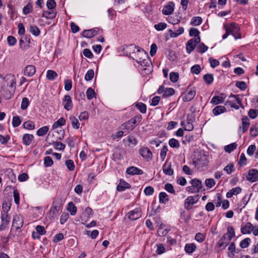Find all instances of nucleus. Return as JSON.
Segmentation results:
<instances>
[{
	"label": "nucleus",
	"instance_id": "f257e3e1",
	"mask_svg": "<svg viewBox=\"0 0 258 258\" xmlns=\"http://www.w3.org/2000/svg\"><path fill=\"white\" fill-rule=\"evenodd\" d=\"M137 48L136 52L133 54V57L136 61L142 67H150L151 62L148 54L143 49L139 47Z\"/></svg>",
	"mask_w": 258,
	"mask_h": 258
},
{
	"label": "nucleus",
	"instance_id": "f03ea898",
	"mask_svg": "<svg viewBox=\"0 0 258 258\" xmlns=\"http://www.w3.org/2000/svg\"><path fill=\"white\" fill-rule=\"evenodd\" d=\"M142 119V117L141 115H137L135 117L132 118L128 121H126L124 123H123L121 125L120 128L123 130H130L131 131H132L135 128V125L141 121Z\"/></svg>",
	"mask_w": 258,
	"mask_h": 258
},
{
	"label": "nucleus",
	"instance_id": "7ed1b4c3",
	"mask_svg": "<svg viewBox=\"0 0 258 258\" xmlns=\"http://www.w3.org/2000/svg\"><path fill=\"white\" fill-rule=\"evenodd\" d=\"M224 27L227 30L229 34L232 35L235 39L241 38V35L239 32L240 28L238 25L235 23H232L230 24H225Z\"/></svg>",
	"mask_w": 258,
	"mask_h": 258
},
{
	"label": "nucleus",
	"instance_id": "20e7f679",
	"mask_svg": "<svg viewBox=\"0 0 258 258\" xmlns=\"http://www.w3.org/2000/svg\"><path fill=\"white\" fill-rule=\"evenodd\" d=\"M208 163V159L205 155H200L197 159L194 160L192 164L198 169H200L206 167Z\"/></svg>",
	"mask_w": 258,
	"mask_h": 258
},
{
	"label": "nucleus",
	"instance_id": "39448f33",
	"mask_svg": "<svg viewBox=\"0 0 258 258\" xmlns=\"http://www.w3.org/2000/svg\"><path fill=\"white\" fill-rule=\"evenodd\" d=\"M226 105H229L231 107L236 109L239 108V106L237 104L241 105V102L238 95H231L229 96L228 99L225 102Z\"/></svg>",
	"mask_w": 258,
	"mask_h": 258
},
{
	"label": "nucleus",
	"instance_id": "423d86ee",
	"mask_svg": "<svg viewBox=\"0 0 258 258\" xmlns=\"http://www.w3.org/2000/svg\"><path fill=\"white\" fill-rule=\"evenodd\" d=\"M199 200V195H197L195 196H189L185 200L184 202V208L185 209L189 210L192 208V205L196 204Z\"/></svg>",
	"mask_w": 258,
	"mask_h": 258
},
{
	"label": "nucleus",
	"instance_id": "0eeeda50",
	"mask_svg": "<svg viewBox=\"0 0 258 258\" xmlns=\"http://www.w3.org/2000/svg\"><path fill=\"white\" fill-rule=\"evenodd\" d=\"M196 94V90L195 88L188 87L186 92L182 94L181 97L184 102H188L191 100Z\"/></svg>",
	"mask_w": 258,
	"mask_h": 258
},
{
	"label": "nucleus",
	"instance_id": "6e6552de",
	"mask_svg": "<svg viewBox=\"0 0 258 258\" xmlns=\"http://www.w3.org/2000/svg\"><path fill=\"white\" fill-rule=\"evenodd\" d=\"M201 41L200 37L194 38L189 40L186 44V51L188 53H190L195 48L196 45Z\"/></svg>",
	"mask_w": 258,
	"mask_h": 258
},
{
	"label": "nucleus",
	"instance_id": "1a4fd4ad",
	"mask_svg": "<svg viewBox=\"0 0 258 258\" xmlns=\"http://www.w3.org/2000/svg\"><path fill=\"white\" fill-rule=\"evenodd\" d=\"M234 236L235 232L233 227L229 226L227 228V232L224 234L220 239L228 244Z\"/></svg>",
	"mask_w": 258,
	"mask_h": 258
},
{
	"label": "nucleus",
	"instance_id": "9d476101",
	"mask_svg": "<svg viewBox=\"0 0 258 258\" xmlns=\"http://www.w3.org/2000/svg\"><path fill=\"white\" fill-rule=\"evenodd\" d=\"M241 231L243 234H248L253 231V234L255 236L258 235V229H254L253 226L250 223L247 222L245 225L241 228Z\"/></svg>",
	"mask_w": 258,
	"mask_h": 258
},
{
	"label": "nucleus",
	"instance_id": "9b49d317",
	"mask_svg": "<svg viewBox=\"0 0 258 258\" xmlns=\"http://www.w3.org/2000/svg\"><path fill=\"white\" fill-rule=\"evenodd\" d=\"M159 94H163V97H167L173 95L175 93V90L172 88H165L164 86H160L157 90Z\"/></svg>",
	"mask_w": 258,
	"mask_h": 258
},
{
	"label": "nucleus",
	"instance_id": "f8f14e48",
	"mask_svg": "<svg viewBox=\"0 0 258 258\" xmlns=\"http://www.w3.org/2000/svg\"><path fill=\"white\" fill-rule=\"evenodd\" d=\"M250 125L249 118L244 116L241 118V125L239 126L238 132L239 133H244L248 131Z\"/></svg>",
	"mask_w": 258,
	"mask_h": 258
},
{
	"label": "nucleus",
	"instance_id": "ddd939ff",
	"mask_svg": "<svg viewBox=\"0 0 258 258\" xmlns=\"http://www.w3.org/2000/svg\"><path fill=\"white\" fill-rule=\"evenodd\" d=\"M24 221L22 216L16 215L14 216L12 223V227L13 228H15L16 230L20 229L22 227Z\"/></svg>",
	"mask_w": 258,
	"mask_h": 258
},
{
	"label": "nucleus",
	"instance_id": "4468645a",
	"mask_svg": "<svg viewBox=\"0 0 258 258\" xmlns=\"http://www.w3.org/2000/svg\"><path fill=\"white\" fill-rule=\"evenodd\" d=\"M141 209L139 208L131 211L127 214V218L131 220H136L141 217Z\"/></svg>",
	"mask_w": 258,
	"mask_h": 258
},
{
	"label": "nucleus",
	"instance_id": "2eb2a0df",
	"mask_svg": "<svg viewBox=\"0 0 258 258\" xmlns=\"http://www.w3.org/2000/svg\"><path fill=\"white\" fill-rule=\"evenodd\" d=\"M175 4L172 2H168L167 4L165 6L162 10V13L164 15H169L173 13L174 10Z\"/></svg>",
	"mask_w": 258,
	"mask_h": 258
},
{
	"label": "nucleus",
	"instance_id": "dca6fc26",
	"mask_svg": "<svg viewBox=\"0 0 258 258\" xmlns=\"http://www.w3.org/2000/svg\"><path fill=\"white\" fill-rule=\"evenodd\" d=\"M140 155L147 161H150L152 159V153L147 147H143L140 149Z\"/></svg>",
	"mask_w": 258,
	"mask_h": 258
},
{
	"label": "nucleus",
	"instance_id": "f3484780",
	"mask_svg": "<svg viewBox=\"0 0 258 258\" xmlns=\"http://www.w3.org/2000/svg\"><path fill=\"white\" fill-rule=\"evenodd\" d=\"M14 93V90H10L5 87H2L0 91V94L1 95V96H2V97L6 100H9L11 99Z\"/></svg>",
	"mask_w": 258,
	"mask_h": 258
},
{
	"label": "nucleus",
	"instance_id": "a211bd4d",
	"mask_svg": "<svg viewBox=\"0 0 258 258\" xmlns=\"http://www.w3.org/2000/svg\"><path fill=\"white\" fill-rule=\"evenodd\" d=\"M1 220L2 224L0 225V230L3 231L8 227L10 221V217L8 214H2Z\"/></svg>",
	"mask_w": 258,
	"mask_h": 258
},
{
	"label": "nucleus",
	"instance_id": "6ab92c4d",
	"mask_svg": "<svg viewBox=\"0 0 258 258\" xmlns=\"http://www.w3.org/2000/svg\"><path fill=\"white\" fill-rule=\"evenodd\" d=\"M246 179L250 182H254L258 179V171L256 169H252L249 170Z\"/></svg>",
	"mask_w": 258,
	"mask_h": 258
},
{
	"label": "nucleus",
	"instance_id": "aec40b11",
	"mask_svg": "<svg viewBox=\"0 0 258 258\" xmlns=\"http://www.w3.org/2000/svg\"><path fill=\"white\" fill-rule=\"evenodd\" d=\"M60 209V206L59 205L53 204L49 212L48 217L50 220L54 219V216H55L59 212Z\"/></svg>",
	"mask_w": 258,
	"mask_h": 258
},
{
	"label": "nucleus",
	"instance_id": "412c9836",
	"mask_svg": "<svg viewBox=\"0 0 258 258\" xmlns=\"http://www.w3.org/2000/svg\"><path fill=\"white\" fill-rule=\"evenodd\" d=\"M62 104L64 108L69 111L73 108V103L72 99L70 96L66 95L64 96V98L62 101Z\"/></svg>",
	"mask_w": 258,
	"mask_h": 258
},
{
	"label": "nucleus",
	"instance_id": "4be33fe9",
	"mask_svg": "<svg viewBox=\"0 0 258 258\" xmlns=\"http://www.w3.org/2000/svg\"><path fill=\"white\" fill-rule=\"evenodd\" d=\"M126 172L130 175H142L143 174L142 170L135 166H130L126 169Z\"/></svg>",
	"mask_w": 258,
	"mask_h": 258
},
{
	"label": "nucleus",
	"instance_id": "5701e85b",
	"mask_svg": "<svg viewBox=\"0 0 258 258\" xmlns=\"http://www.w3.org/2000/svg\"><path fill=\"white\" fill-rule=\"evenodd\" d=\"M36 72L35 67L33 65L26 66L24 70V75L27 77H32Z\"/></svg>",
	"mask_w": 258,
	"mask_h": 258
},
{
	"label": "nucleus",
	"instance_id": "b1692460",
	"mask_svg": "<svg viewBox=\"0 0 258 258\" xmlns=\"http://www.w3.org/2000/svg\"><path fill=\"white\" fill-rule=\"evenodd\" d=\"M171 163L166 161L163 166V171L167 175H172L174 173L173 169L171 168Z\"/></svg>",
	"mask_w": 258,
	"mask_h": 258
},
{
	"label": "nucleus",
	"instance_id": "393cba45",
	"mask_svg": "<svg viewBox=\"0 0 258 258\" xmlns=\"http://www.w3.org/2000/svg\"><path fill=\"white\" fill-rule=\"evenodd\" d=\"M131 188V185L129 183H127L123 179H120L119 183L117 187V190L119 191H122L125 189H129Z\"/></svg>",
	"mask_w": 258,
	"mask_h": 258
},
{
	"label": "nucleus",
	"instance_id": "a878e982",
	"mask_svg": "<svg viewBox=\"0 0 258 258\" xmlns=\"http://www.w3.org/2000/svg\"><path fill=\"white\" fill-rule=\"evenodd\" d=\"M191 184L194 187V188L196 189V191L198 192L202 189L203 188L202 183L200 180H199L197 178H195L192 179L190 181Z\"/></svg>",
	"mask_w": 258,
	"mask_h": 258
},
{
	"label": "nucleus",
	"instance_id": "bb28decb",
	"mask_svg": "<svg viewBox=\"0 0 258 258\" xmlns=\"http://www.w3.org/2000/svg\"><path fill=\"white\" fill-rule=\"evenodd\" d=\"M98 31L95 29L85 30L83 32V35L86 38H92L96 36Z\"/></svg>",
	"mask_w": 258,
	"mask_h": 258
},
{
	"label": "nucleus",
	"instance_id": "cd10ccee",
	"mask_svg": "<svg viewBox=\"0 0 258 258\" xmlns=\"http://www.w3.org/2000/svg\"><path fill=\"white\" fill-rule=\"evenodd\" d=\"M34 139V136L32 135L26 134L24 135L23 137V143L26 146L30 145L32 141Z\"/></svg>",
	"mask_w": 258,
	"mask_h": 258
},
{
	"label": "nucleus",
	"instance_id": "c85d7f7f",
	"mask_svg": "<svg viewBox=\"0 0 258 258\" xmlns=\"http://www.w3.org/2000/svg\"><path fill=\"white\" fill-rule=\"evenodd\" d=\"M197 246L194 243H187L184 246L185 251L188 254L193 253L196 249Z\"/></svg>",
	"mask_w": 258,
	"mask_h": 258
},
{
	"label": "nucleus",
	"instance_id": "c756f323",
	"mask_svg": "<svg viewBox=\"0 0 258 258\" xmlns=\"http://www.w3.org/2000/svg\"><path fill=\"white\" fill-rule=\"evenodd\" d=\"M241 191V188L240 187H236L232 188L226 194L227 198H231L233 195H237Z\"/></svg>",
	"mask_w": 258,
	"mask_h": 258
},
{
	"label": "nucleus",
	"instance_id": "7c9ffc66",
	"mask_svg": "<svg viewBox=\"0 0 258 258\" xmlns=\"http://www.w3.org/2000/svg\"><path fill=\"white\" fill-rule=\"evenodd\" d=\"M56 13L53 10L49 11H43L42 17L47 19H52L56 17Z\"/></svg>",
	"mask_w": 258,
	"mask_h": 258
},
{
	"label": "nucleus",
	"instance_id": "2f4dec72",
	"mask_svg": "<svg viewBox=\"0 0 258 258\" xmlns=\"http://www.w3.org/2000/svg\"><path fill=\"white\" fill-rule=\"evenodd\" d=\"M184 31L183 27H180L176 32H174L171 29L169 30V33L171 37L175 38L183 34L184 33Z\"/></svg>",
	"mask_w": 258,
	"mask_h": 258
},
{
	"label": "nucleus",
	"instance_id": "473e14b6",
	"mask_svg": "<svg viewBox=\"0 0 258 258\" xmlns=\"http://www.w3.org/2000/svg\"><path fill=\"white\" fill-rule=\"evenodd\" d=\"M226 111V109L224 106H217L213 109L212 112L215 115H218Z\"/></svg>",
	"mask_w": 258,
	"mask_h": 258
},
{
	"label": "nucleus",
	"instance_id": "72a5a7b5",
	"mask_svg": "<svg viewBox=\"0 0 258 258\" xmlns=\"http://www.w3.org/2000/svg\"><path fill=\"white\" fill-rule=\"evenodd\" d=\"M67 210L70 212L71 215L74 216L77 213V208L73 202H70L68 204Z\"/></svg>",
	"mask_w": 258,
	"mask_h": 258
},
{
	"label": "nucleus",
	"instance_id": "f704fd0d",
	"mask_svg": "<svg viewBox=\"0 0 258 258\" xmlns=\"http://www.w3.org/2000/svg\"><path fill=\"white\" fill-rule=\"evenodd\" d=\"M69 119L74 128L78 129L79 128L80 122L78 119L75 116H70Z\"/></svg>",
	"mask_w": 258,
	"mask_h": 258
},
{
	"label": "nucleus",
	"instance_id": "c9c22d12",
	"mask_svg": "<svg viewBox=\"0 0 258 258\" xmlns=\"http://www.w3.org/2000/svg\"><path fill=\"white\" fill-rule=\"evenodd\" d=\"M224 98H223V97L219 96H215L212 98L210 103L214 105H217L223 103L224 102Z\"/></svg>",
	"mask_w": 258,
	"mask_h": 258
},
{
	"label": "nucleus",
	"instance_id": "e433bc0d",
	"mask_svg": "<svg viewBox=\"0 0 258 258\" xmlns=\"http://www.w3.org/2000/svg\"><path fill=\"white\" fill-rule=\"evenodd\" d=\"M228 256L231 258H233L235 255V251L236 250L235 245L234 242H231L228 247Z\"/></svg>",
	"mask_w": 258,
	"mask_h": 258
},
{
	"label": "nucleus",
	"instance_id": "4c0bfd02",
	"mask_svg": "<svg viewBox=\"0 0 258 258\" xmlns=\"http://www.w3.org/2000/svg\"><path fill=\"white\" fill-rule=\"evenodd\" d=\"M159 198V202L162 204H166L169 201L168 196L165 192H161Z\"/></svg>",
	"mask_w": 258,
	"mask_h": 258
},
{
	"label": "nucleus",
	"instance_id": "58836bf2",
	"mask_svg": "<svg viewBox=\"0 0 258 258\" xmlns=\"http://www.w3.org/2000/svg\"><path fill=\"white\" fill-rule=\"evenodd\" d=\"M181 125L186 131H191L194 128V126L192 124L191 122H190L188 120L181 122Z\"/></svg>",
	"mask_w": 258,
	"mask_h": 258
},
{
	"label": "nucleus",
	"instance_id": "ea45409f",
	"mask_svg": "<svg viewBox=\"0 0 258 258\" xmlns=\"http://www.w3.org/2000/svg\"><path fill=\"white\" fill-rule=\"evenodd\" d=\"M203 19L201 17H194L190 22V24L192 26H199L202 24Z\"/></svg>",
	"mask_w": 258,
	"mask_h": 258
},
{
	"label": "nucleus",
	"instance_id": "a19ab883",
	"mask_svg": "<svg viewBox=\"0 0 258 258\" xmlns=\"http://www.w3.org/2000/svg\"><path fill=\"white\" fill-rule=\"evenodd\" d=\"M30 32L35 36L40 35V31L39 29L35 25H31L29 29Z\"/></svg>",
	"mask_w": 258,
	"mask_h": 258
},
{
	"label": "nucleus",
	"instance_id": "79ce46f5",
	"mask_svg": "<svg viewBox=\"0 0 258 258\" xmlns=\"http://www.w3.org/2000/svg\"><path fill=\"white\" fill-rule=\"evenodd\" d=\"M237 144L236 143H233L224 147L225 152L230 153L237 148Z\"/></svg>",
	"mask_w": 258,
	"mask_h": 258
},
{
	"label": "nucleus",
	"instance_id": "37998d69",
	"mask_svg": "<svg viewBox=\"0 0 258 258\" xmlns=\"http://www.w3.org/2000/svg\"><path fill=\"white\" fill-rule=\"evenodd\" d=\"M57 76V74L55 72L52 70H48L47 71L46 78L48 80H54Z\"/></svg>",
	"mask_w": 258,
	"mask_h": 258
},
{
	"label": "nucleus",
	"instance_id": "c03bdc74",
	"mask_svg": "<svg viewBox=\"0 0 258 258\" xmlns=\"http://www.w3.org/2000/svg\"><path fill=\"white\" fill-rule=\"evenodd\" d=\"M66 123V120L63 117H60L58 119V120L54 122L53 124L52 127L53 128H56L58 126H61L64 125Z\"/></svg>",
	"mask_w": 258,
	"mask_h": 258
},
{
	"label": "nucleus",
	"instance_id": "a18cd8bd",
	"mask_svg": "<svg viewBox=\"0 0 258 258\" xmlns=\"http://www.w3.org/2000/svg\"><path fill=\"white\" fill-rule=\"evenodd\" d=\"M169 145L173 148H178L180 147V144L178 140L174 138L169 140Z\"/></svg>",
	"mask_w": 258,
	"mask_h": 258
},
{
	"label": "nucleus",
	"instance_id": "49530a36",
	"mask_svg": "<svg viewBox=\"0 0 258 258\" xmlns=\"http://www.w3.org/2000/svg\"><path fill=\"white\" fill-rule=\"evenodd\" d=\"M0 78L5 82H8L7 85H8L9 81L11 80L14 79V76L11 74H7L5 76L0 74Z\"/></svg>",
	"mask_w": 258,
	"mask_h": 258
},
{
	"label": "nucleus",
	"instance_id": "de8ad7c7",
	"mask_svg": "<svg viewBox=\"0 0 258 258\" xmlns=\"http://www.w3.org/2000/svg\"><path fill=\"white\" fill-rule=\"evenodd\" d=\"M49 127L47 126H44L40 128L37 132V135L38 136H43L45 135L48 131Z\"/></svg>",
	"mask_w": 258,
	"mask_h": 258
},
{
	"label": "nucleus",
	"instance_id": "09e8293b",
	"mask_svg": "<svg viewBox=\"0 0 258 258\" xmlns=\"http://www.w3.org/2000/svg\"><path fill=\"white\" fill-rule=\"evenodd\" d=\"M203 79L207 84H211L214 80L213 75L210 74L205 75Z\"/></svg>",
	"mask_w": 258,
	"mask_h": 258
},
{
	"label": "nucleus",
	"instance_id": "8fccbe9b",
	"mask_svg": "<svg viewBox=\"0 0 258 258\" xmlns=\"http://www.w3.org/2000/svg\"><path fill=\"white\" fill-rule=\"evenodd\" d=\"M94 76V72L93 70H89L86 73L85 76V80L87 81H91Z\"/></svg>",
	"mask_w": 258,
	"mask_h": 258
},
{
	"label": "nucleus",
	"instance_id": "3c124183",
	"mask_svg": "<svg viewBox=\"0 0 258 258\" xmlns=\"http://www.w3.org/2000/svg\"><path fill=\"white\" fill-rule=\"evenodd\" d=\"M136 107L142 113H145L147 110L146 105L142 102L137 103L136 104Z\"/></svg>",
	"mask_w": 258,
	"mask_h": 258
},
{
	"label": "nucleus",
	"instance_id": "603ef678",
	"mask_svg": "<svg viewBox=\"0 0 258 258\" xmlns=\"http://www.w3.org/2000/svg\"><path fill=\"white\" fill-rule=\"evenodd\" d=\"M53 164V161L50 156H46L44 158V164L45 167L51 166Z\"/></svg>",
	"mask_w": 258,
	"mask_h": 258
},
{
	"label": "nucleus",
	"instance_id": "864d4df0",
	"mask_svg": "<svg viewBox=\"0 0 258 258\" xmlns=\"http://www.w3.org/2000/svg\"><path fill=\"white\" fill-rule=\"evenodd\" d=\"M94 90L91 87L89 88L86 92V95L88 99L91 100L95 96Z\"/></svg>",
	"mask_w": 258,
	"mask_h": 258
},
{
	"label": "nucleus",
	"instance_id": "5fc2aeb1",
	"mask_svg": "<svg viewBox=\"0 0 258 258\" xmlns=\"http://www.w3.org/2000/svg\"><path fill=\"white\" fill-rule=\"evenodd\" d=\"M168 231H169V230L167 229L164 228L162 227V225H160V227H159L157 232H158V234L160 236H163L166 235L168 233Z\"/></svg>",
	"mask_w": 258,
	"mask_h": 258
},
{
	"label": "nucleus",
	"instance_id": "6e6d98bb",
	"mask_svg": "<svg viewBox=\"0 0 258 258\" xmlns=\"http://www.w3.org/2000/svg\"><path fill=\"white\" fill-rule=\"evenodd\" d=\"M190 71L191 73L198 75L201 71V68L200 65L195 64L191 68Z\"/></svg>",
	"mask_w": 258,
	"mask_h": 258
},
{
	"label": "nucleus",
	"instance_id": "4d7b16f0",
	"mask_svg": "<svg viewBox=\"0 0 258 258\" xmlns=\"http://www.w3.org/2000/svg\"><path fill=\"white\" fill-rule=\"evenodd\" d=\"M168 150V148H167V146H164L162 147V149L161 150L160 156V158L162 161L164 160Z\"/></svg>",
	"mask_w": 258,
	"mask_h": 258
},
{
	"label": "nucleus",
	"instance_id": "13d9d810",
	"mask_svg": "<svg viewBox=\"0 0 258 258\" xmlns=\"http://www.w3.org/2000/svg\"><path fill=\"white\" fill-rule=\"evenodd\" d=\"M170 80L173 82H176L179 78V75L177 73L171 72L169 75Z\"/></svg>",
	"mask_w": 258,
	"mask_h": 258
},
{
	"label": "nucleus",
	"instance_id": "bf43d9fd",
	"mask_svg": "<svg viewBox=\"0 0 258 258\" xmlns=\"http://www.w3.org/2000/svg\"><path fill=\"white\" fill-rule=\"evenodd\" d=\"M29 105V99L26 98L24 97L23 98L21 105V108L22 110L26 109Z\"/></svg>",
	"mask_w": 258,
	"mask_h": 258
},
{
	"label": "nucleus",
	"instance_id": "052dcab7",
	"mask_svg": "<svg viewBox=\"0 0 258 258\" xmlns=\"http://www.w3.org/2000/svg\"><path fill=\"white\" fill-rule=\"evenodd\" d=\"M167 27V24L165 23H159L154 25V28L157 31H162Z\"/></svg>",
	"mask_w": 258,
	"mask_h": 258
},
{
	"label": "nucleus",
	"instance_id": "680f3d73",
	"mask_svg": "<svg viewBox=\"0 0 258 258\" xmlns=\"http://www.w3.org/2000/svg\"><path fill=\"white\" fill-rule=\"evenodd\" d=\"M53 146L55 149L58 150H63L66 147L64 144L59 142H54Z\"/></svg>",
	"mask_w": 258,
	"mask_h": 258
},
{
	"label": "nucleus",
	"instance_id": "e2e57ef3",
	"mask_svg": "<svg viewBox=\"0 0 258 258\" xmlns=\"http://www.w3.org/2000/svg\"><path fill=\"white\" fill-rule=\"evenodd\" d=\"M200 32L197 28H190L189 34L190 36H195V38L200 37Z\"/></svg>",
	"mask_w": 258,
	"mask_h": 258
},
{
	"label": "nucleus",
	"instance_id": "0e129e2a",
	"mask_svg": "<svg viewBox=\"0 0 258 258\" xmlns=\"http://www.w3.org/2000/svg\"><path fill=\"white\" fill-rule=\"evenodd\" d=\"M21 121L19 116H14L12 120V125L13 127H16L20 125Z\"/></svg>",
	"mask_w": 258,
	"mask_h": 258
},
{
	"label": "nucleus",
	"instance_id": "69168bd1",
	"mask_svg": "<svg viewBox=\"0 0 258 258\" xmlns=\"http://www.w3.org/2000/svg\"><path fill=\"white\" fill-rule=\"evenodd\" d=\"M7 41L10 46H13L16 44L17 40L15 37L13 36H9L7 38Z\"/></svg>",
	"mask_w": 258,
	"mask_h": 258
},
{
	"label": "nucleus",
	"instance_id": "338daca9",
	"mask_svg": "<svg viewBox=\"0 0 258 258\" xmlns=\"http://www.w3.org/2000/svg\"><path fill=\"white\" fill-rule=\"evenodd\" d=\"M33 7L31 4H28L23 9V14L25 15L29 14L32 10Z\"/></svg>",
	"mask_w": 258,
	"mask_h": 258
},
{
	"label": "nucleus",
	"instance_id": "774afa93",
	"mask_svg": "<svg viewBox=\"0 0 258 258\" xmlns=\"http://www.w3.org/2000/svg\"><path fill=\"white\" fill-rule=\"evenodd\" d=\"M224 170L228 174H230L234 170V165L232 163L228 164L224 167Z\"/></svg>",
	"mask_w": 258,
	"mask_h": 258
}]
</instances>
